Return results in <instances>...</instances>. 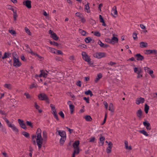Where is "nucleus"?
<instances>
[{
    "instance_id": "nucleus-61",
    "label": "nucleus",
    "mask_w": 157,
    "mask_h": 157,
    "mask_svg": "<svg viewBox=\"0 0 157 157\" xmlns=\"http://www.w3.org/2000/svg\"><path fill=\"white\" fill-rule=\"evenodd\" d=\"M80 18L81 19V21L82 22L84 23L86 21V20L83 17V16H82L81 17H80Z\"/></svg>"
},
{
    "instance_id": "nucleus-49",
    "label": "nucleus",
    "mask_w": 157,
    "mask_h": 157,
    "mask_svg": "<svg viewBox=\"0 0 157 157\" xmlns=\"http://www.w3.org/2000/svg\"><path fill=\"white\" fill-rule=\"evenodd\" d=\"M94 35L97 36H101V34L100 33L97 31L94 32Z\"/></svg>"
},
{
    "instance_id": "nucleus-56",
    "label": "nucleus",
    "mask_w": 157,
    "mask_h": 157,
    "mask_svg": "<svg viewBox=\"0 0 157 157\" xmlns=\"http://www.w3.org/2000/svg\"><path fill=\"white\" fill-rule=\"evenodd\" d=\"M83 99L85 100L87 103H89V99L88 98H86V97H84Z\"/></svg>"
},
{
    "instance_id": "nucleus-23",
    "label": "nucleus",
    "mask_w": 157,
    "mask_h": 157,
    "mask_svg": "<svg viewBox=\"0 0 157 157\" xmlns=\"http://www.w3.org/2000/svg\"><path fill=\"white\" fill-rule=\"evenodd\" d=\"M102 77V74L101 73H99L97 75V77L96 78V79L95 80V81L97 82Z\"/></svg>"
},
{
    "instance_id": "nucleus-13",
    "label": "nucleus",
    "mask_w": 157,
    "mask_h": 157,
    "mask_svg": "<svg viewBox=\"0 0 157 157\" xmlns=\"http://www.w3.org/2000/svg\"><path fill=\"white\" fill-rule=\"evenodd\" d=\"M111 14L114 16L115 15H117V7L114 6L113 8L111 11Z\"/></svg>"
},
{
    "instance_id": "nucleus-42",
    "label": "nucleus",
    "mask_w": 157,
    "mask_h": 157,
    "mask_svg": "<svg viewBox=\"0 0 157 157\" xmlns=\"http://www.w3.org/2000/svg\"><path fill=\"white\" fill-rule=\"evenodd\" d=\"M112 147H111V146H108L106 149V151L107 153H109L111 151Z\"/></svg>"
},
{
    "instance_id": "nucleus-4",
    "label": "nucleus",
    "mask_w": 157,
    "mask_h": 157,
    "mask_svg": "<svg viewBox=\"0 0 157 157\" xmlns=\"http://www.w3.org/2000/svg\"><path fill=\"white\" fill-rule=\"evenodd\" d=\"M13 66L16 67L21 66V63L20 61L19 58L13 59Z\"/></svg>"
},
{
    "instance_id": "nucleus-38",
    "label": "nucleus",
    "mask_w": 157,
    "mask_h": 157,
    "mask_svg": "<svg viewBox=\"0 0 157 157\" xmlns=\"http://www.w3.org/2000/svg\"><path fill=\"white\" fill-rule=\"evenodd\" d=\"M25 30L27 33L29 35H31V33L30 30L26 27L25 28Z\"/></svg>"
},
{
    "instance_id": "nucleus-41",
    "label": "nucleus",
    "mask_w": 157,
    "mask_h": 157,
    "mask_svg": "<svg viewBox=\"0 0 157 157\" xmlns=\"http://www.w3.org/2000/svg\"><path fill=\"white\" fill-rule=\"evenodd\" d=\"M26 124L28 126H29L31 128L33 127L32 123L31 121H26Z\"/></svg>"
},
{
    "instance_id": "nucleus-45",
    "label": "nucleus",
    "mask_w": 157,
    "mask_h": 157,
    "mask_svg": "<svg viewBox=\"0 0 157 157\" xmlns=\"http://www.w3.org/2000/svg\"><path fill=\"white\" fill-rule=\"evenodd\" d=\"M50 43L51 44H52L54 45H56V46H58L59 45V44L57 42H56L55 41H50Z\"/></svg>"
},
{
    "instance_id": "nucleus-39",
    "label": "nucleus",
    "mask_w": 157,
    "mask_h": 157,
    "mask_svg": "<svg viewBox=\"0 0 157 157\" xmlns=\"http://www.w3.org/2000/svg\"><path fill=\"white\" fill-rule=\"evenodd\" d=\"M4 86L5 88L8 89H11V85L10 84H5L4 85Z\"/></svg>"
},
{
    "instance_id": "nucleus-25",
    "label": "nucleus",
    "mask_w": 157,
    "mask_h": 157,
    "mask_svg": "<svg viewBox=\"0 0 157 157\" xmlns=\"http://www.w3.org/2000/svg\"><path fill=\"white\" fill-rule=\"evenodd\" d=\"M50 106L52 111V114L56 113V110L54 106L52 104H51Z\"/></svg>"
},
{
    "instance_id": "nucleus-24",
    "label": "nucleus",
    "mask_w": 157,
    "mask_h": 157,
    "mask_svg": "<svg viewBox=\"0 0 157 157\" xmlns=\"http://www.w3.org/2000/svg\"><path fill=\"white\" fill-rule=\"evenodd\" d=\"M137 116L139 118H140L142 115V111L140 109L138 110L136 112Z\"/></svg>"
},
{
    "instance_id": "nucleus-59",
    "label": "nucleus",
    "mask_w": 157,
    "mask_h": 157,
    "mask_svg": "<svg viewBox=\"0 0 157 157\" xmlns=\"http://www.w3.org/2000/svg\"><path fill=\"white\" fill-rule=\"evenodd\" d=\"M13 17L14 19V20H15L16 19V18L17 17V14L14 11H13Z\"/></svg>"
},
{
    "instance_id": "nucleus-22",
    "label": "nucleus",
    "mask_w": 157,
    "mask_h": 157,
    "mask_svg": "<svg viewBox=\"0 0 157 157\" xmlns=\"http://www.w3.org/2000/svg\"><path fill=\"white\" fill-rule=\"evenodd\" d=\"M92 41H93V42H94V40H92V39L90 37H86L85 39V41L86 43H89Z\"/></svg>"
},
{
    "instance_id": "nucleus-53",
    "label": "nucleus",
    "mask_w": 157,
    "mask_h": 157,
    "mask_svg": "<svg viewBox=\"0 0 157 157\" xmlns=\"http://www.w3.org/2000/svg\"><path fill=\"white\" fill-rule=\"evenodd\" d=\"M56 51V54L62 55L63 54L62 52L60 50H57Z\"/></svg>"
},
{
    "instance_id": "nucleus-35",
    "label": "nucleus",
    "mask_w": 157,
    "mask_h": 157,
    "mask_svg": "<svg viewBox=\"0 0 157 157\" xmlns=\"http://www.w3.org/2000/svg\"><path fill=\"white\" fill-rule=\"evenodd\" d=\"M139 132L142 133L146 136H148V134L147 133V132L144 130H140Z\"/></svg>"
},
{
    "instance_id": "nucleus-32",
    "label": "nucleus",
    "mask_w": 157,
    "mask_h": 157,
    "mask_svg": "<svg viewBox=\"0 0 157 157\" xmlns=\"http://www.w3.org/2000/svg\"><path fill=\"white\" fill-rule=\"evenodd\" d=\"M149 108V106H148L147 104H145L144 105V111L146 113H148Z\"/></svg>"
},
{
    "instance_id": "nucleus-26",
    "label": "nucleus",
    "mask_w": 157,
    "mask_h": 157,
    "mask_svg": "<svg viewBox=\"0 0 157 157\" xmlns=\"http://www.w3.org/2000/svg\"><path fill=\"white\" fill-rule=\"evenodd\" d=\"M12 55L13 59L19 58L17 54L15 52H14L12 53Z\"/></svg>"
},
{
    "instance_id": "nucleus-58",
    "label": "nucleus",
    "mask_w": 157,
    "mask_h": 157,
    "mask_svg": "<svg viewBox=\"0 0 157 157\" xmlns=\"http://www.w3.org/2000/svg\"><path fill=\"white\" fill-rule=\"evenodd\" d=\"M54 117L56 118V119L57 121H59V119L58 117V115L56 113H53V114Z\"/></svg>"
},
{
    "instance_id": "nucleus-31",
    "label": "nucleus",
    "mask_w": 157,
    "mask_h": 157,
    "mask_svg": "<svg viewBox=\"0 0 157 157\" xmlns=\"http://www.w3.org/2000/svg\"><path fill=\"white\" fill-rule=\"evenodd\" d=\"M84 118L87 121H90L92 120L91 117L89 115H86L85 116Z\"/></svg>"
},
{
    "instance_id": "nucleus-17",
    "label": "nucleus",
    "mask_w": 157,
    "mask_h": 157,
    "mask_svg": "<svg viewBox=\"0 0 157 157\" xmlns=\"http://www.w3.org/2000/svg\"><path fill=\"white\" fill-rule=\"evenodd\" d=\"M147 46V43L145 42H140V46L142 48L146 47Z\"/></svg>"
},
{
    "instance_id": "nucleus-28",
    "label": "nucleus",
    "mask_w": 157,
    "mask_h": 157,
    "mask_svg": "<svg viewBox=\"0 0 157 157\" xmlns=\"http://www.w3.org/2000/svg\"><path fill=\"white\" fill-rule=\"evenodd\" d=\"M113 106V105L112 103H110L109 104V110L112 112H114Z\"/></svg>"
},
{
    "instance_id": "nucleus-27",
    "label": "nucleus",
    "mask_w": 157,
    "mask_h": 157,
    "mask_svg": "<svg viewBox=\"0 0 157 157\" xmlns=\"http://www.w3.org/2000/svg\"><path fill=\"white\" fill-rule=\"evenodd\" d=\"M0 129L3 133L5 134L7 133V132L5 128L2 125L0 126Z\"/></svg>"
},
{
    "instance_id": "nucleus-34",
    "label": "nucleus",
    "mask_w": 157,
    "mask_h": 157,
    "mask_svg": "<svg viewBox=\"0 0 157 157\" xmlns=\"http://www.w3.org/2000/svg\"><path fill=\"white\" fill-rule=\"evenodd\" d=\"M30 50L31 51L29 52V53H30L32 55H35L38 57L40 59H42V57L40 56L38 54L36 53H35L34 52H33L31 49H30Z\"/></svg>"
},
{
    "instance_id": "nucleus-14",
    "label": "nucleus",
    "mask_w": 157,
    "mask_h": 157,
    "mask_svg": "<svg viewBox=\"0 0 157 157\" xmlns=\"http://www.w3.org/2000/svg\"><path fill=\"white\" fill-rule=\"evenodd\" d=\"M154 53L156 54L157 53V51L155 50H146L145 53L147 54H150Z\"/></svg>"
},
{
    "instance_id": "nucleus-15",
    "label": "nucleus",
    "mask_w": 157,
    "mask_h": 157,
    "mask_svg": "<svg viewBox=\"0 0 157 157\" xmlns=\"http://www.w3.org/2000/svg\"><path fill=\"white\" fill-rule=\"evenodd\" d=\"M144 125L146 127V128L148 130H150L151 129L150 124L146 121L144 122L143 123Z\"/></svg>"
},
{
    "instance_id": "nucleus-8",
    "label": "nucleus",
    "mask_w": 157,
    "mask_h": 157,
    "mask_svg": "<svg viewBox=\"0 0 157 157\" xmlns=\"http://www.w3.org/2000/svg\"><path fill=\"white\" fill-rule=\"evenodd\" d=\"M18 121L20 126L21 128L24 129L26 128V125L24 123L23 120H21L20 119H18Z\"/></svg>"
},
{
    "instance_id": "nucleus-12",
    "label": "nucleus",
    "mask_w": 157,
    "mask_h": 157,
    "mask_svg": "<svg viewBox=\"0 0 157 157\" xmlns=\"http://www.w3.org/2000/svg\"><path fill=\"white\" fill-rule=\"evenodd\" d=\"M135 56L137 57L136 60H137L142 61L144 59V56L140 53L136 54Z\"/></svg>"
},
{
    "instance_id": "nucleus-44",
    "label": "nucleus",
    "mask_w": 157,
    "mask_h": 157,
    "mask_svg": "<svg viewBox=\"0 0 157 157\" xmlns=\"http://www.w3.org/2000/svg\"><path fill=\"white\" fill-rule=\"evenodd\" d=\"M79 32L83 36H85L86 33V32L85 31L82 30L81 29H79Z\"/></svg>"
},
{
    "instance_id": "nucleus-54",
    "label": "nucleus",
    "mask_w": 157,
    "mask_h": 157,
    "mask_svg": "<svg viewBox=\"0 0 157 157\" xmlns=\"http://www.w3.org/2000/svg\"><path fill=\"white\" fill-rule=\"evenodd\" d=\"M9 33L13 35L14 34H15L16 33V32L15 31H14L13 30H9Z\"/></svg>"
},
{
    "instance_id": "nucleus-6",
    "label": "nucleus",
    "mask_w": 157,
    "mask_h": 157,
    "mask_svg": "<svg viewBox=\"0 0 157 157\" xmlns=\"http://www.w3.org/2000/svg\"><path fill=\"white\" fill-rule=\"evenodd\" d=\"M82 56L83 59L86 61H89V59H90V57L87 55L85 52H82Z\"/></svg>"
},
{
    "instance_id": "nucleus-29",
    "label": "nucleus",
    "mask_w": 157,
    "mask_h": 157,
    "mask_svg": "<svg viewBox=\"0 0 157 157\" xmlns=\"http://www.w3.org/2000/svg\"><path fill=\"white\" fill-rule=\"evenodd\" d=\"M66 137L63 138H61L59 140V143L61 145H63V144L65 140H66Z\"/></svg>"
},
{
    "instance_id": "nucleus-40",
    "label": "nucleus",
    "mask_w": 157,
    "mask_h": 157,
    "mask_svg": "<svg viewBox=\"0 0 157 157\" xmlns=\"http://www.w3.org/2000/svg\"><path fill=\"white\" fill-rule=\"evenodd\" d=\"M22 134L26 138H28L29 137V133L26 132H23Z\"/></svg>"
},
{
    "instance_id": "nucleus-5",
    "label": "nucleus",
    "mask_w": 157,
    "mask_h": 157,
    "mask_svg": "<svg viewBox=\"0 0 157 157\" xmlns=\"http://www.w3.org/2000/svg\"><path fill=\"white\" fill-rule=\"evenodd\" d=\"M38 97L40 100H44L47 99L48 98L47 95L43 93L39 94Z\"/></svg>"
},
{
    "instance_id": "nucleus-57",
    "label": "nucleus",
    "mask_w": 157,
    "mask_h": 157,
    "mask_svg": "<svg viewBox=\"0 0 157 157\" xmlns=\"http://www.w3.org/2000/svg\"><path fill=\"white\" fill-rule=\"evenodd\" d=\"M5 121H6V122L8 126H9V124H11V123H10L9 121L6 118H5L4 119Z\"/></svg>"
},
{
    "instance_id": "nucleus-10",
    "label": "nucleus",
    "mask_w": 157,
    "mask_h": 157,
    "mask_svg": "<svg viewBox=\"0 0 157 157\" xmlns=\"http://www.w3.org/2000/svg\"><path fill=\"white\" fill-rule=\"evenodd\" d=\"M59 135L61 137V138H63L64 137L66 138V132L64 131L59 130L58 131Z\"/></svg>"
},
{
    "instance_id": "nucleus-30",
    "label": "nucleus",
    "mask_w": 157,
    "mask_h": 157,
    "mask_svg": "<svg viewBox=\"0 0 157 157\" xmlns=\"http://www.w3.org/2000/svg\"><path fill=\"white\" fill-rule=\"evenodd\" d=\"M134 72L137 74H140L141 72V70L140 68L138 69L137 67H135L134 68Z\"/></svg>"
},
{
    "instance_id": "nucleus-9",
    "label": "nucleus",
    "mask_w": 157,
    "mask_h": 157,
    "mask_svg": "<svg viewBox=\"0 0 157 157\" xmlns=\"http://www.w3.org/2000/svg\"><path fill=\"white\" fill-rule=\"evenodd\" d=\"M144 101V98H137L136 100V103L137 105L140 104V103H143Z\"/></svg>"
},
{
    "instance_id": "nucleus-1",
    "label": "nucleus",
    "mask_w": 157,
    "mask_h": 157,
    "mask_svg": "<svg viewBox=\"0 0 157 157\" xmlns=\"http://www.w3.org/2000/svg\"><path fill=\"white\" fill-rule=\"evenodd\" d=\"M41 129L40 128H38L37 130L36 135H33L32 136V140L34 144H36V141L35 140L36 139L37 144L39 150L42 147L43 140L41 137Z\"/></svg>"
},
{
    "instance_id": "nucleus-64",
    "label": "nucleus",
    "mask_w": 157,
    "mask_h": 157,
    "mask_svg": "<svg viewBox=\"0 0 157 157\" xmlns=\"http://www.w3.org/2000/svg\"><path fill=\"white\" fill-rule=\"evenodd\" d=\"M99 20L101 22H102L104 21V20L102 17V16L101 15H99Z\"/></svg>"
},
{
    "instance_id": "nucleus-50",
    "label": "nucleus",
    "mask_w": 157,
    "mask_h": 157,
    "mask_svg": "<svg viewBox=\"0 0 157 157\" xmlns=\"http://www.w3.org/2000/svg\"><path fill=\"white\" fill-rule=\"evenodd\" d=\"M95 140V138L94 137H91L90 139L89 142H94Z\"/></svg>"
},
{
    "instance_id": "nucleus-43",
    "label": "nucleus",
    "mask_w": 157,
    "mask_h": 157,
    "mask_svg": "<svg viewBox=\"0 0 157 157\" xmlns=\"http://www.w3.org/2000/svg\"><path fill=\"white\" fill-rule=\"evenodd\" d=\"M105 41L109 43H110L112 44H114V42L112 41V40H111L110 39L107 38L105 39Z\"/></svg>"
},
{
    "instance_id": "nucleus-47",
    "label": "nucleus",
    "mask_w": 157,
    "mask_h": 157,
    "mask_svg": "<svg viewBox=\"0 0 157 157\" xmlns=\"http://www.w3.org/2000/svg\"><path fill=\"white\" fill-rule=\"evenodd\" d=\"M49 48L50 51L51 52H52V53H56L55 51L56 50H55V49L53 48H51L50 47H49Z\"/></svg>"
},
{
    "instance_id": "nucleus-18",
    "label": "nucleus",
    "mask_w": 157,
    "mask_h": 157,
    "mask_svg": "<svg viewBox=\"0 0 157 157\" xmlns=\"http://www.w3.org/2000/svg\"><path fill=\"white\" fill-rule=\"evenodd\" d=\"M124 143L125 144V147L126 149H128L129 150H131L132 149V148L131 146H128V143L127 141L125 140L124 141Z\"/></svg>"
},
{
    "instance_id": "nucleus-36",
    "label": "nucleus",
    "mask_w": 157,
    "mask_h": 157,
    "mask_svg": "<svg viewBox=\"0 0 157 157\" xmlns=\"http://www.w3.org/2000/svg\"><path fill=\"white\" fill-rule=\"evenodd\" d=\"M111 40H112V41L114 42V43H117L118 41V39L117 38L114 36L112 38Z\"/></svg>"
},
{
    "instance_id": "nucleus-46",
    "label": "nucleus",
    "mask_w": 157,
    "mask_h": 157,
    "mask_svg": "<svg viewBox=\"0 0 157 157\" xmlns=\"http://www.w3.org/2000/svg\"><path fill=\"white\" fill-rule=\"evenodd\" d=\"M137 34L136 33L134 32L133 33V37L134 40H136L137 38Z\"/></svg>"
},
{
    "instance_id": "nucleus-20",
    "label": "nucleus",
    "mask_w": 157,
    "mask_h": 157,
    "mask_svg": "<svg viewBox=\"0 0 157 157\" xmlns=\"http://www.w3.org/2000/svg\"><path fill=\"white\" fill-rule=\"evenodd\" d=\"M10 55V53L9 52H5L4 55L2 57V59H4L6 58L9 57V56Z\"/></svg>"
},
{
    "instance_id": "nucleus-63",
    "label": "nucleus",
    "mask_w": 157,
    "mask_h": 157,
    "mask_svg": "<svg viewBox=\"0 0 157 157\" xmlns=\"http://www.w3.org/2000/svg\"><path fill=\"white\" fill-rule=\"evenodd\" d=\"M76 85L79 87L81 86V82L80 81H78L76 83Z\"/></svg>"
},
{
    "instance_id": "nucleus-55",
    "label": "nucleus",
    "mask_w": 157,
    "mask_h": 157,
    "mask_svg": "<svg viewBox=\"0 0 157 157\" xmlns=\"http://www.w3.org/2000/svg\"><path fill=\"white\" fill-rule=\"evenodd\" d=\"M34 107L37 109H39L40 108V107L38 105L37 103L36 102L34 103Z\"/></svg>"
},
{
    "instance_id": "nucleus-33",
    "label": "nucleus",
    "mask_w": 157,
    "mask_h": 157,
    "mask_svg": "<svg viewBox=\"0 0 157 157\" xmlns=\"http://www.w3.org/2000/svg\"><path fill=\"white\" fill-rule=\"evenodd\" d=\"M69 108L70 110L71 113L72 114L74 111V106L72 104H70L69 105Z\"/></svg>"
},
{
    "instance_id": "nucleus-62",
    "label": "nucleus",
    "mask_w": 157,
    "mask_h": 157,
    "mask_svg": "<svg viewBox=\"0 0 157 157\" xmlns=\"http://www.w3.org/2000/svg\"><path fill=\"white\" fill-rule=\"evenodd\" d=\"M150 69V68L148 67H144V69L145 71L147 73L149 72V70Z\"/></svg>"
},
{
    "instance_id": "nucleus-51",
    "label": "nucleus",
    "mask_w": 157,
    "mask_h": 157,
    "mask_svg": "<svg viewBox=\"0 0 157 157\" xmlns=\"http://www.w3.org/2000/svg\"><path fill=\"white\" fill-rule=\"evenodd\" d=\"M98 44L101 47H104V44L102 43L100 40H99Z\"/></svg>"
},
{
    "instance_id": "nucleus-60",
    "label": "nucleus",
    "mask_w": 157,
    "mask_h": 157,
    "mask_svg": "<svg viewBox=\"0 0 157 157\" xmlns=\"http://www.w3.org/2000/svg\"><path fill=\"white\" fill-rule=\"evenodd\" d=\"M91 91L90 90H88L87 91H85L84 93L85 94L88 95H89L90 93H91Z\"/></svg>"
},
{
    "instance_id": "nucleus-2",
    "label": "nucleus",
    "mask_w": 157,
    "mask_h": 157,
    "mask_svg": "<svg viewBox=\"0 0 157 157\" xmlns=\"http://www.w3.org/2000/svg\"><path fill=\"white\" fill-rule=\"evenodd\" d=\"M94 56L98 59H100L102 57H105L106 56V54L104 52H97L94 54L93 55Z\"/></svg>"
},
{
    "instance_id": "nucleus-11",
    "label": "nucleus",
    "mask_w": 157,
    "mask_h": 157,
    "mask_svg": "<svg viewBox=\"0 0 157 157\" xmlns=\"http://www.w3.org/2000/svg\"><path fill=\"white\" fill-rule=\"evenodd\" d=\"M9 127L11 128L13 130L16 132H18V130L16 128V127L13 124H9Z\"/></svg>"
},
{
    "instance_id": "nucleus-19",
    "label": "nucleus",
    "mask_w": 157,
    "mask_h": 157,
    "mask_svg": "<svg viewBox=\"0 0 157 157\" xmlns=\"http://www.w3.org/2000/svg\"><path fill=\"white\" fill-rule=\"evenodd\" d=\"M105 137L101 136L99 139H100V142H99V143L100 144V145L101 146H102L104 144V141L105 140Z\"/></svg>"
},
{
    "instance_id": "nucleus-16",
    "label": "nucleus",
    "mask_w": 157,
    "mask_h": 157,
    "mask_svg": "<svg viewBox=\"0 0 157 157\" xmlns=\"http://www.w3.org/2000/svg\"><path fill=\"white\" fill-rule=\"evenodd\" d=\"M89 4V3L87 2V4L84 6L85 10H86V11L88 13L90 12Z\"/></svg>"
},
{
    "instance_id": "nucleus-3",
    "label": "nucleus",
    "mask_w": 157,
    "mask_h": 157,
    "mask_svg": "<svg viewBox=\"0 0 157 157\" xmlns=\"http://www.w3.org/2000/svg\"><path fill=\"white\" fill-rule=\"evenodd\" d=\"M79 144V140H76L75 141L73 144V146L74 148V151H77V154H78L79 152V149L78 145Z\"/></svg>"
},
{
    "instance_id": "nucleus-52",
    "label": "nucleus",
    "mask_w": 157,
    "mask_h": 157,
    "mask_svg": "<svg viewBox=\"0 0 157 157\" xmlns=\"http://www.w3.org/2000/svg\"><path fill=\"white\" fill-rule=\"evenodd\" d=\"M59 115L63 118L64 117V114L62 111H60L59 113Z\"/></svg>"
},
{
    "instance_id": "nucleus-21",
    "label": "nucleus",
    "mask_w": 157,
    "mask_h": 157,
    "mask_svg": "<svg viewBox=\"0 0 157 157\" xmlns=\"http://www.w3.org/2000/svg\"><path fill=\"white\" fill-rule=\"evenodd\" d=\"M51 36L54 40H57L59 39V37L55 33L53 34H52V36Z\"/></svg>"
},
{
    "instance_id": "nucleus-7",
    "label": "nucleus",
    "mask_w": 157,
    "mask_h": 157,
    "mask_svg": "<svg viewBox=\"0 0 157 157\" xmlns=\"http://www.w3.org/2000/svg\"><path fill=\"white\" fill-rule=\"evenodd\" d=\"M23 4L28 8H30L31 7V1L29 0H24L23 2Z\"/></svg>"
},
{
    "instance_id": "nucleus-48",
    "label": "nucleus",
    "mask_w": 157,
    "mask_h": 157,
    "mask_svg": "<svg viewBox=\"0 0 157 157\" xmlns=\"http://www.w3.org/2000/svg\"><path fill=\"white\" fill-rule=\"evenodd\" d=\"M75 15L79 18L81 17L82 16V14L79 12H76L75 13Z\"/></svg>"
},
{
    "instance_id": "nucleus-37",
    "label": "nucleus",
    "mask_w": 157,
    "mask_h": 157,
    "mask_svg": "<svg viewBox=\"0 0 157 157\" xmlns=\"http://www.w3.org/2000/svg\"><path fill=\"white\" fill-rule=\"evenodd\" d=\"M43 137L44 140H46L47 138V133L45 131H44L43 132Z\"/></svg>"
}]
</instances>
